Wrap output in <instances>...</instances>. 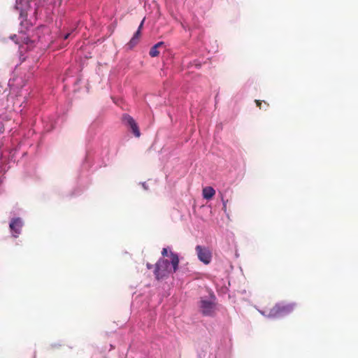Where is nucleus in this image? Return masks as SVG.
I'll use <instances>...</instances> for the list:
<instances>
[{"label":"nucleus","instance_id":"1","mask_svg":"<svg viewBox=\"0 0 358 358\" xmlns=\"http://www.w3.org/2000/svg\"><path fill=\"white\" fill-rule=\"evenodd\" d=\"M171 273L170 262L166 259H159L155 264V275L157 280H161Z\"/></svg>","mask_w":358,"mask_h":358},{"label":"nucleus","instance_id":"2","mask_svg":"<svg viewBox=\"0 0 358 358\" xmlns=\"http://www.w3.org/2000/svg\"><path fill=\"white\" fill-rule=\"evenodd\" d=\"M295 304H276L270 309L268 315L272 317L285 315L294 310Z\"/></svg>","mask_w":358,"mask_h":358},{"label":"nucleus","instance_id":"3","mask_svg":"<svg viewBox=\"0 0 358 358\" xmlns=\"http://www.w3.org/2000/svg\"><path fill=\"white\" fill-rule=\"evenodd\" d=\"M199 259L205 264L211 262L212 254L210 250L206 247L197 245L195 248Z\"/></svg>","mask_w":358,"mask_h":358},{"label":"nucleus","instance_id":"4","mask_svg":"<svg viewBox=\"0 0 358 358\" xmlns=\"http://www.w3.org/2000/svg\"><path fill=\"white\" fill-rule=\"evenodd\" d=\"M122 121L127 126L130 127L131 131L136 137H139L141 136L138 126L131 116L128 114H124L122 115Z\"/></svg>","mask_w":358,"mask_h":358},{"label":"nucleus","instance_id":"5","mask_svg":"<svg viewBox=\"0 0 358 358\" xmlns=\"http://www.w3.org/2000/svg\"><path fill=\"white\" fill-rule=\"evenodd\" d=\"M23 222L20 217L13 218L10 222L9 227L13 237H18L21 233Z\"/></svg>","mask_w":358,"mask_h":358},{"label":"nucleus","instance_id":"6","mask_svg":"<svg viewBox=\"0 0 358 358\" xmlns=\"http://www.w3.org/2000/svg\"><path fill=\"white\" fill-rule=\"evenodd\" d=\"M199 308L203 315L210 316L214 313L215 304L210 301L201 299Z\"/></svg>","mask_w":358,"mask_h":358},{"label":"nucleus","instance_id":"7","mask_svg":"<svg viewBox=\"0 0 358 358\" xmlns=\"http://www.w3.org/2000/svg\"><path fill=\"white\" fill-rule=\"evenodd\" d=\"M144 20H145V19H143L142 20V22H141V24L138 28V30L136 31V32L134 34L132 38L130 40V41L127 44L130 48H133L134 45H136L138 43V42L139 41L140 35H141V30L143 27Z\"/></svg>","mask_w":358,"mask_h":358},{"label":"nucleus","instance_id":"8","mask_svg":"<svg viewBox=\"0 0 358 358\" xmlns=\"http://www.w3.org/2000/svg\"><path fill=\"white\" fill-rule=\"evenodd\" d=\"M171 264L173 268V272H176L178 268L179 257L177 254L170 252Z\"/></svg>","mask_w":358,"mask_h":358},{"label":"nucleus","instance_id":"9","mask_svg":"<svg viewBox=\"0 0 358 358\" xmlns=\"http://www.w3.org/2000/svg\"><path fill=\"white\" fill-rule=\"evenodd\" d=\"M203 197L206 199H211L215 194V190L212 187H206L202 190Z\"/></svg>","mask_w":358,"mask_h":358},{"label":"nucleus","instance_id":"10","mask_svg":"<svg viewBox=\"0 0 358 358\" xmlns=\"http://www.w3.org/2000/svg\"><path fill=\"white\" fill-rule=\"evenodd\" d=\"M164 45V42H159L157 44H155L154 46H152L150 50L149 55L152 57H155L159 55V52L158 50V48L162 47Z\"/></svg>","mask_w":358,"mask_h":358},{"label":"nucleus","instance_id":"11","mask_svg":"<svg viewBox=\"0 0 358 358\" xmlns=\"http://www.w3.org/2000/svg\"><path fill=\"white\" fill-rule=\"evenodd\" d=\"M162 255L164 257L168 256V250L166 248H163L162 251Z\"/></svg>","mask_w":358,"mask_h":358},{"label":"nucleus","instance_id":"12","mask_svg":"<svg viewBox=\"0 0 358 358\" xmlns=\"http://www.w3.org/2000/svg\"><path fill=\"white\" fill-rule=\"evenodd\" d=\"M255 103L257 104V106H258L261 109L262 101L260 100H255Z\"/></svg>","mask_w":358,"mask_h":358},{"label":"nucleus","instance_id":"13","mask_svg":"<svg viewBox=\"0 0 358 358\" xmlns=\"http://www.w3.org/2000/svg\"><path fill=\"white\" fill-rule=\"evenodd\" d=\"M70 36V34H67L64 36V39H67Z\"/></svg>","mask_w":358,"mask_h":358},{"label":"nucleus","instance_id":"14","mask_svg":"<svg viewBox=\"0 0 358 358\" xmlns=\"http://www.w3.org/2000/svg\"><path fill=\"white\" fill-rule=\"evenodd\" d=\"M147 267L150 269L152 268V265L150 264L149 263L147 264Z\"/></svg>","mask_w":358,"mask_h":358},{"label":"nucleus","instance_id":"15","mask_svg":"<svg viewBox=\"0 0 358 358\" xmlns=\"http://www.w3.org/2000/svg\"><path fill=\"white\" fill-rule=\"evenodd\" d=\"M264 104L266 105V106L268 107V103H266V101H264Z\"/></svg>","mask_w":358,"mask_h":358}]
</instances>
